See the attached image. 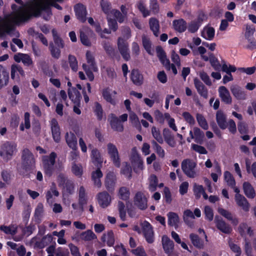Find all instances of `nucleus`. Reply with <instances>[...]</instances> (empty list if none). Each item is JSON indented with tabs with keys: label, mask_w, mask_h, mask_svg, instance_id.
Here are the masks:
<instances>
[{
	"label": "nucleus",
	"mask_w": 256,
	"mask_h": 256,
	"mask_svg": "<svg viewBox=\"0 0 256 256\" xmlns=\"http://www.w3.org/2000/svg\"><path fill=\"white\" fill-rule=\"evenodd\" d=\"M33 4H31L28 8L20 6L18 10L16 4L12 5V8L14 12L6 16L2 24V27L6 32L8 33L13 30L14 24H18L30 20L32 16H33L32 12L30 9V6Z\"/></svg>",
	"instance_id": "nucleus-1"
},
{
	"label": "nucleus",
	"mask_w": 256,
	"mask_h": 256,
	"mask_svg": "<svg viewBox=\"0 0 256 256\" xmlns=\"http://www.w3.org/2000/svg\"><path fill=\"white\" fill-rule=\"evenodd\" d=\"M134 204L140 210H144L148 208L147 198L142 192H138L134 198Z\"/></svg>",
	"instance_id": "nucleus-10"
},
{
	"label": "nucleus",
	"mask_w": 256,
	"mask_h": 256,
	"mask_svg": "<svg viewBox=\"0 0 256 256\" xmlns=\"http://www.w3.org/2000/svg\"><path fill=\"white\" fill-rule=\"evenodd\" d=\"M80 238L84 240L88 241L96 239V236L92 230H88L82 233Z\"/></svg>",
	"instance_id": "nucleus-52"
},
{
	"label": "nucleus",
	"mask_w": 256,
	"mask_h": 256,
	"mask_svg": "<svg viewBox=\"0 0 256 256\" xmlns=\"http://www.w3.org/2000/svg\"><path fill=\"white\" fill-rule=\"evenodd\" d=\"M151 143L152 146V148L155 152L158 154V156L162 158H164L165 156V152L164 149L162 148V146L159 145L158 142L154 140H152L151 141Z\"/></svg>",
	"instance_id": "nucleus-47"
},
{
	"label": "nucleus",
	"mask_w": 256,
	"mask_h": 256,
	"mask_svg": "<svg viewBox=\"0 0 256 256\" xmlns=\"http://www.w3.org/2000/svg\"><path fill=\"white\" fill-rule=\"evenodd\" d=\"M14 60L17 62H22L24 65L30 66L32 65V60L30 57L27 54L18 53L14 56Z\"/></svg>",
	"instance_id": "nucleus-24"
},
{
	"label": "nucleus",
	"mask_w": 256,
	"mask_h": 256,
	"mask_svg": "<svg viewBox=\"0 0 256 256\" xmlns=\"http://www.w3.org/2000/svg\"><path fill=\"white\" fill-rule=\"evenodd\" d=\"M9 81V72L0 64V90L6 86Z\"/></svg>",
	"instance_id": "nucleus-20"
},
{
	"label": "nucleus",
	"mask_w": 256,
	"mask_h": 256,
	"mask_svg": "<svg viewBox=\"0 0 256 256\" xmlns=\"http://www.w3.org/2000/svg\"><path fill=\"white\" fill-rule=\"evenodd\" d=\"M18 74L22 76H24V72L22 66L18 64H12L11 66V78L14 79L16 75L18 76Z\"/></svg>",
	"instance_id": "nucleus-45"
},
{
	"label": "nucleus",
	"mask_w": 256,
	"mask_h": 256,
	"mask_svg": "<svg viewBox=\"0 0 256 256\" xmlns=\"http://www.w3.org/2000/svg\"><path fill=\"white\" fill-rule=\"evenodd\" d=\"M238 232L242 236H245L246 234L252 236L253 235V230H252L250 227L248 226L246 223H241L238 228Z\"/></svg>",
	"instance_id": "nucleus-38"
},
{
	"label": "nucleus",
	"mask_w": 256,
	"mask_h": 256,
	"mask_svg": "<svg viewBox=\"0 0 256 256\" xmlns=\"http://www.w3.org/2000/svg\"><path fill=\"white\" fill-rule=\"evenodd\" d=\"M44 214V205L42 203H38L34 210V220L38 223H40Z\"/></svg>",
	"instance_id": "nucleus-36"
},
{
	"label": "nucleus",
	"mask_w": 256,
	"mask_h": 256,
	"mask_svg": "<svg viewBox=\"0 0 256 256\" xmlns=\"http://www.w3.org/2000/svg\"><path fill=\"white\" fill-rule=\"evenodd\" d=\"M101 240L103 242H106L108 246H112L114 244V234L112 230H109L107 234H104Z\"/></svg>",
	"instance_id": "nucleus-37"
},
{
	"label": "nucleus",
	"mask_w": 256,
	"mask_h": 256,
	"mask_svg": "<svg viewBox=\"0 0 256 256\" xmlns=\"http://www.w3.org/2000/svg\"><path fill=\"white\" fill-rule=\"evenodd\" d=\"M18 228L14 224H10L9 226L2 225L0 226V230L7 234L14 236L17 233Z\"/></svg>",
	"instance_id": "nucleus-44"
},
{
	"label": "nucleus",
	"mask_w": 256,
	"mask_h": 256,
	"mask_svg": "<svg viewBox=\"0 0 256 256\" xmlns=\"http://www.w3.org/2000/svg\"><path fill=\"white\" fill-rule=\"evenodd\" d=\"M48 48L52 58L56 60L60 58L61 56V48L56 46L53 42H50Z\"/></svg>",
	"instance_id": "nucleus-35"
},
{
	"label": "nucleus",
	"mask_w": 256,
	"mask_h": 256,
	"mask_svg": "<svg viewBox=\"0 0 256 256\" xmlns=\"http://www.w3.org/2000/svg\"><path fill=\"white\" fill-rule=\"evenodd\" d=\"M65 138L67 144L73 150L77 148V138L75 134L72 132H67L65 135Z\"/></svg>",
	"instance_id": "nucleus-26"
},
{
	"label": "nucleus",
	"mask_w": 256,
	"mask_h": 256,
	"mask_svg": "<svg viewBox=\"0 0 256 256\" xmlns=\"http://www.w3.org/2000/svg\"><path fill=\"white\" fill-rule=\"evenodd\" d=\"M138 8L139 10L142 13L144 17H146L150 14V11L148 10L146 7L144 2L140 1L138 4Z\"/></svg>",
	"instance_id": "nucleus-63"
},
{
	"label": "nucleus",
	"mask_w": 256,
	"mask_h": 256,
	"mask_svg": "<svg viewBox=\"0 0 256 256\" xmlns=\"http://www.w3.org/2000/svg\"><path fill=\"white\" fill-rule=\"evenodd\" d=\"M54 44L56 46H58L61 48L64 47V42L60 36V35L58 33L57 31L55 29H53L52 31Z\"/></svg>",
	"instance_id": "nucleus-42"
},
{
	"label": "nucleus",
	"mask_w": 256,
	"mask_h": 256,
	"mask_svg": "<svg viewBox=\"0 0 256 256\" xmlns=\"http://www.w3.org/2000/svg\"><path fill=\"white\" fill-rule=\"evenodd\" d=\"M173 26L176 32H182L186 29V22L183 19L174 20L173 21Z\"/></svg>",
	"instance_id": "nucleus-32"
},
{
	"label": "nucleus",
	"mask_w": 256,
	"mask_h": 256,
	"mask_svg": "<svg viewBox=\"0 0 256 256\" xmlns=\"http://www.w3.org/2000/svg\"><path fill=\"white\" fill-rule=\"evenodd\" d=\"M116 180V176L114 172H109L107 174L105 182V184L106 188L108 190H110V189L114 186Z\"/></svg>",
	"instance_id": "nucleus-41"
},
{
	"label": "nucleus",
	"mask_w": 256,
	"mask_h": 256,
	"mask_svg": "<svg viewBox=\"0 0 256 256\" xmlns=\"http://www.w3.org/2000/svg\"><path fill=\"white\" fill-rule=\"evenodd\" d=\"M196 117L200 126L204 130H207L208 128V126L204 116L202 114H197Z\"/></svg>",
	"instance_id": "nucleus-54"
},
{
	"label": "nucleus",
	"mask_w": 256,
	"mask_h": 256,
	"mask_svg": "<svg viewBox=\"0 0 256 256\" xmlns=\"http://www.w3.org/2000/svg\"><path fill=\"white\" fill-rule=\"evenodd\" d=\"M243 190L245 195L250 198H253L256 196L255 190L252 186L248 182H244L243 184Z\"/></svg>",
	"instance_id": "nucleus-34"
},
{
	"label": "nucleus",
	"mask_w": 256,
	"mask_h": 256,
	"mask_svg": "<svg viewBox=\"0 0 256 256\" xmlns=\"http://www.w3.org/2000/svg\"><path fill=\"white\" fill-rule=\"evenodd\" d=\"M86 57L87 62L90 64V68L94 72H96L98 70V68L94 62V58L90 52L88 51L86 52Z\"/></svg>",
	"instance_id": "nucleus-53"
},
{
	"label": "nucleus",
	"mask_w": 256,
	"mask_h": 256,
	"mask_svg": "<svg viewBox=\"0 0 256 256\" xmlns=\"http://www.w3.org/2000/svg\"><path fill=\"white\" fill-rule=\"evenodd\" d=\"M194 141L196 143L202 144H203L204 138V132L198 128L194 127Z\"/></svg>",
	"instance_id": "nucleus-40"
},
{
	"label": "nucleus",
	"mask_w": 256,
	"mask_h": 256,
	"mask_svg": "<svg viewBox=\"0 0 256 256\" xmlns=\"http://www.w3.org/2000/svg\"><path fill=\"white\" fill-rule=\"evenodd\" d=\"M216 228L221 232L225 234H230L232 230L230 226L227 224L223 219L218 216H216L214 220Z\"/></svg>",
	"instance_id": "nucleus-9"
},
{
	"label": "nucleus",
	"mask_w": 256,
	"mask_h": 256,
	"mask_svg": "<svg viewBox=\"0 0 256 256\" xmlns=\"http://www.w3.org/2000/svg\"><path fill=\"white\" fill-rule=\"evenodd\" d=\"M112 14L115 17V18L120 23L123 22L126 16L122 14L119 10H113L112 11Z\"/></svg>",
	"instance_id": "nucleus-64"
},
{
	"label": "nucleus",
	"mask_w": 256,
	"mask_h": 256,
	"mask_svg": "<svg viewBox=\"0 0 256 256\" xmlns=\"http://www.w3.org/2000/svg\"><path fill=\"white\" fill-rule=\"evenodd\" d=\"M22 167L26 171H30L35 167V160L33 154L28 148L22 152Z\"/></svg>",
	"instance_id": "nucleus-4"
},
{
	"label": "nucleus",
	"mask_w": 256,
	"mask_h": 256,
	"mask_svg": "<svg viewBox=\"0 0 256 256\" xmlns=\"http://www.w3.org/2000/svg\"><path fill=\"white\" fill-rule=\"evenodd\" d=\"M216 120L219 127L224 130L228 126L226 122V116L221 110H218L216 113Z\"/></svg>",
	"instance_id": "nucleus-27"
},
{
	"label": "nucleus",
	"mask_w": 256,
	"mask_h": 256,
	"mask_svg": "<svg viewBox=\"0 0 256 256\" xmlns=\"http://www.w3.org/2000/svg\"><path fill=\"white\" fill-rule=\"evenodd\" d=\"M140 226L146 242L149 244L152 243L154 242V232L152 226L146 220L141 222Z\"/></svg>",
	"instance_id": "nucleus-6"
},
{
	"label": "nucleus",
	"mask_w": 256,
	"mask_h": 256,
	"mask_svg": "<svg viewBox=\"0 0 256 256\" xmlns=\"http://www.w3.org/2000/svg\"><path fill=\"white\" fill-rule=\"evenodd\" d=\"M92 157L94 162L98 164H101L102 162L100 154L97 149L92 150Z\"/></svg>",
	"instance_id": "nucleus-62"
},
{
	"label": "nucleus",
	"mask_w": 256,
	"mask_h": 256,
	"mask_svg": "<svg viewBox=\"0 0 256 256\" xmlns=\"http://www.w3.org/2000/svg\"><path fill=\"white\" fill-rule=\"evenodd\" d=\"M210 62L212 66L216 70L219 71L221 68V64L212 54L210 55Z\"/></svg>",
	"instance_id": "nucleus-55"
},
{
	"label": "nucleus",
	"mask_w": 256,
	"mask_h": 256,
	"mask_svg": "<svg viewBox=\"0 0 256 256\" xmlns=\"http://www.w3.org/2000/svg\"><path fill=\"white\" fill-rule=\"evenodd\" d=\"M78 204L80 206L81 210H84V206L86 204L88 201V196L86 190L83 186H80L78 190Z\"/></svg>",
	"instance_id": "nucleus-18"
},
{
	"label": "nucleus",
	"mask_w": 256,
	"mask_h": 256,
	"mask_svg": "<svg viewBox=\"0 0 256 256\" xmlns=\"http://www.w3.org/2000/svg\"><path fill=\"white\" fill-rule=\"evenodd\" d=\"M162 248L164 252L167 254L172 252L174 248V243L167 236L164 235L162 237Z\"/></svg>",
	"instance_id": "nucleus-17"
},
{
	"label": "nucleus",
	"mask_w": 256,
	"mask_h": 256,
	"mask_svg": "<svg viewBox=\"0 0 256 256\" xmlns=\"http://www.w3.org/2000/svg\"><path fill=\"white\" fill-rule=\"evenodd\" d=\"M152 136L156 140V141L157 142H158L160 144L164 143V139L162 137V136L160 132V130L156 128L155 126H153L152 128Z\"/></svg>",
	"instance_id": "nucleus-50"
},
{
	"label": "nucleus",
	"mask_w": 256,
	"mask_h": 256,
	"mask_svg": "<svg viewBox=\"0 0 256 256\" xmlns=\"http://www.w3.org/2000/svg\"><path fill=\"white\" fill-rule=\"evenodd\" d=\"M70 67L74 72H76L78 69V61L75 56L70 54L68 57Z\"/></svg>",
	"instance_id": "nucleus-56"
},
{
	"label": "nucleus",
	"mask_w": 256,
	"mask_h": 256,
	"mask_svg": "<svg viewBox=\"0 0 256 256\" xmlns=\"http://www.w3.org/2000/svg\"><path fill=\"white\" fill-rule=\"evenodd\" d=\"M194 84L198 93L204 98L206 99L208 97V92L204 84L197 78L194 79Z\"/></svg>",
	"instance_id": "nucleus-25"
},
{
	"label": "nucleus",
	"mask_w": 256,
	"mask_h": 256,
	"mask_svg": "<svg viewBox=\"0 0 256 256\" xmlns=\"http://www.w3.org/2000/svg\"><path fill=\"white\" fill-rule=\"evenodd\" d=\"M56 156L57 154L55 152H52L49 156H42L44 172L48 177H50L54 172V165Z\"/></svg>",
	"instance_id": "nucleus-2"
},
{
	"label": "nucleus",
	"mask_w": 256,
	"mask_h": 256,
	"mask_svg": "<svg viewBox=\"0 0 256 256\" xmlns=\"http://www.w3.org/2000/svg\"><path fill=\"white\" fill-rule=\"evenodd\" d=\"M74 10L77 18L82 22H84L86 15V7L83 4H77L74 6Z\"/></svg>",
	"instance_id": "nucleus-21"
},
{
	"label": "nucleus",
	"mask_w": 256,
	"mask_h": 256,
	"mask_svg": "<svg viewBox=\"0 0 256 256\" xmlns=\"http://www.w3.org/2000/svg\"><path fill=\"white\" fill-rule=\"evenodd\" d=\"M224 178L228 186L230 187H234L236 185L235 180L232 175L228 171L224 173Z\"/></svg>",
	"instance_id": "nucleus-51"
},
{
	"label": "nucleus",
	"mask_w": 256,
	"mask_h": 256,
	"mask_svg": "<svg viewBox=\"0 0 256 256\" xmlns=\"http://www.w3.org/2000/svg\"><path fill=\"white\" fill-rule=\"evenodd\" d=\"M130 79L132 82L136 86H140L144 82L143 75L138 70L134 69L132 70Z\"/></svg>",
	"instance_id": "nucleus-19"
},
{
	"label": "nucleus",
	"mask_w": 256,
	"mask_h": 256,
	"mask_svg": "<svg viewBox=\"0 0 256 256\" xmlns=\"http://www.w3.org/2000/svg\"><path fill=\"white\" fill-rule=\"evenodd\" d=\"M204 189L202 185H198L194 184V195L197 199H199L202 193L204 192Z\"/></svg>",
	"instance_id": "nucleus-60"
},
{
	"label": "nucleus",
	"mask_w": 256,
	"mask_h": 256,
	"mask_svg": "<svg viewBox=\"0 0 256 256\" xmlns=\"http://www.w3.org/2000/svg\"><path fill=\"white\" fill-rule=\"evenodd\" d=\"M162 134L164 140L167 144L172 148L175 147L176 141L174 140V136L172 134L170 130L167 128H164L162 131Z\"/></svg>",
	"instance_id": "nucleus-23"
},
{
	"label": "nucleus",
	"mask_w": 256,
	"mask_h": 256,
	"mask_svg": "<svg viewBox=\"0 0 256 256\" xmlns=\"http://www.w3.org/2000/svg\"><path fill=\"white\" fill-rule=\"evenodd\" d=\"M132 163L134 170L137 172L143 168V162L140 157L137 154H134L132 158Z\"/></svg>",
	"instance_id": "nucleus-31"
},
{
	"label": "nucleus",
	"mask_w": 256,
	"mask_h": 256,
	"mask_svg": "<svg viewBox=\"0 0 256 256\" xmlns=\"http://www.w3.org/2000/svg\"><path fill=\"white\" fill-rule=\"evenodd\" d=\"M102 96L107 102H110L113 105L116 104L114 100L112 98L110 92L108 88L103 90Z\"/></svg>",
	"instance_id": "nucleus-61"
},
{
	"label": "nucleus",
	"mask_w": 256,
	"mask_h": 256,
	"mask_svg": "<svg viewBox=\"0 0 256 256\" xmlns=\"http://www.w3.org/2000/svg\"><path fill=\"white\" fill-rule=\"evenodd\" d=\"M98 202L102 208L108 206L111 202V197L106 192H99L97 194Z\"/></svg>",
	"instance_id": "nucleus-13"
},
{
	"label": "nucleus",
	"mask_w": 256,
	"mask_h": 256,
	"mask_svg": "<svg viewBox=\"0 0 256 256\" xmlns=\"http://www.w3.org/2000/svg\"><path fill=\"white\" fill-rule=\"evenodd\" d=\"M68 96L70 99L72 101H74V103L78 102L81 96L80 92L75 88H72L68 89Z\"/></svg>",
	"instance_id": "nucleus-39"
},
{
	"label": "nucleus",
	"mask_w": 256,
	"mask_h": 256,
	"mask_svg": "<svg viewBox=\"0 0 256 256\" xmlns=\"http://www.w3.org/2000/svg\"><path fill=\"white\" fill-rule=\"evenodd\" d=\"M102 45L107 54L112 58L118 57V52L109 42L104 41Z\"/></svg>",
	"instance_id": "nucleus-33"
},
{
	"label": "nucleus",
	"mask_w": 256,
	"mask_h": 256,
	"mask_svg": "<svg viewBox=\"0 0 256 256\" xmlns=\"http://www.w3.org/2000/svg\"><path fill=\"white\" fill-rule=\"evenodd\" d=\"M156 52L157 56L158 58L161 63L165 66L167 70H170V60L167 58L166 53L162 47L160 46H156Z\"/></svg>",
	"instance_id": "nucleus-12"
},
{
	"label": "nucleus",
	"mask_w": 256,
	"mask_h": 256,
	"mask_svg": "<svg viewBox=\"0 0 256 256\" xmlns=\"http://www.w3.org/2000/svg\"><path fill=\"white\" fill-rule=\"evenodd\" d=\"M219 96L222 102L227 104H230L232 103V98L228 90L224 86H220L218 90Z\"/></svg>",
	"instance_id": "nucleus-14"
},
{
	"label": "nucleus",
	"mask_w": 256,
	"mask_h": 256,
	"mask_svg": "<svg viewBox=\"0 0 256 256\" xmlns=\"http://www.w3.org/2000/svg\"><path fill=\"white\" fill-rule=\"evenodd\" d=\"M158 180L156 176L154 174L150 176V178L149 190L151 192H154L156 188Z\"/></svg>",
	"instance_id": "nucleus-57"
},
{
	"label": "nucleus",
	"mask_w": 256,
	"mask_h": 256,
	"mask_svg": "<svg viewBox=\"0 0 256 256\" xmlns=\"http://www.w3.org/2000/svg\"><path fill=\"white\" fill-rule=\"evenodd\" d=\"M218 213L226 218L228 220L231 222L234 226H236L239 223L238 219L232 213L223 208H218Z\"/></svg>",
	"instance_id": "nucleus-16"
},
{
	"label": "nucleus",
	"mask_w": 256,
	"mask_h": 256,
	"mask_svg": "<svg viewBox=\"0 0 256 256\" xmlns=\"http://www.w3.org/2000/svg\"><path fill=\"white\" fill-rule=\"evenodd\" d=\"M56 180L59 186L64 188L68 186L73 188L72 181L68 180V178L64 173H58Z\"/></svg>",
	"instance_id": "nucleus-22"
},
{
	"label": "nucleus",
	"mask_w": 256,
	"mask_h": 256,
	"mask_svg": "<svg viewBox=\"0 0 256 256\" xmlns=\"http://www.w3.org/2000/svg\"><path fill=\"white\" fill-rule=\"evenodd\" d=\"M112 128L116 131L122 132L124 130L123 124L120 122L118 118L114 114H112L110 122Z\"/></svg>",
	"instance_id": "nucleus-29"
},
{
	"label": "nucleus",
	"mask_w": 256,
	"mask_h": 256,
	"mask_svg": "<svg viewBox=\"0 0 256 256\" xmlns=\"http://www.w3.org/2000/svg\"><path fill=\"white\" fill-rule=\"evenodd\" d=\"M196 166V163L189 158L184 160L181 164L184 173L190 178H194L198 175L195 170Z\"/></svg>",
	"instance_id": "nucleus-5"
},
{
	"label": "nucleus",
	"mask_w": 256,
	"mask_h": 256,
	"mask_svg": "<svg viewBox=\"0 0 256 256\" xmlns=\"http://www.w3.org/2000/svg\"><path fill=\"white\" fill-rule=\"evenodd\" d=\"M149 26L150 30L156 36H158L160 34V24L158 20L154 18L149 20Z\"/></svg>",
	"instance_id": "nucleus-30"
},
{
	"label": "nucleus",
	"mask_w": 256,
	"mask_h": 256,
	"mask_svg": "<svg viewBox=\"0 0 256 256\" xmlns=\"http://www.w3.org/2000/svg\"><path fill=\"white\" fill-rule=\"evenodd\" d=\"M108 152L114 164L117 167H120V162L118 150L116 146L112 143L107 144Z\"/></svg>",
	"instance_id": "nucleus-7"
},
{
	"label": "nucleus",
	"mask_w": 256,
	"mask_h": 256,
	"mask_svg": "<svg viewBox=\"0 0 256 256\" xmlns=\"http://www.w3.org/2000/svg\"><path fill=\"white\" fill-rule=\"evenodd\" d=\"M118 48L123 58L128 61L130 59L128 44L122 38L118 39Z\"/></svg>",
	"instance_id": "nucleus-8"
},
{
	"label": "nucleus",
	"mask_w": 256,
	"mask_h": 256,
	"mask_svg": "<svg viewBox=\"0 0 256 256\" xmlns=\"http://www.w3.org/2000/svg\"><path fill=\"white\" fill-rule=\"evenodd\" d=\"M168 224L170 226H176L179 221L178 215L174 212H170L168 214Z\"/></svg>",
	"instance_id": "nucleus-46"
},
{
	"label": "nucleus",
	"mask_w": 256,
	"mask_h": 256,
	"mask_svg": "<svg viewBox=\"0 0 256 256\" xmlns=\"http://www.w3.org/2000/svg\"><path fill=\"white\" fill-rule=\"evenodd\" d=\"M50 124L53 139L56 142H58L60 140V132L58 122L56 118H53Z\"/></svg>",
	"instance_id": "nucleus-11"
},
{
	"label": "nucleus",
	"mask_w": 256,
	"mask_h": 256,
	"mask_svg": "<svg viewBox=\"0 0 256 256\" xmlns=\"http://www.w3.org/2000/svg\"><path fill=\"white\" fill-rule=\"evenodd\" d=\"M16 151V144L12 142H6L2 145L0 156L6 162L10 160L14 152Z\"/></svg>",
	"instance_id": "nucleus-3"
},
{
	"label": "nucleus",
	"mask_w": 256,
	"mask_h": 256,
	"mask_svg": "<svg viewBox=\"0 0 256 256\" xmlns=\"http://www.w3.org/2000/svg\"><path fill=\"white\" fill-rule=\"evenodd\" d=\"M190 238L192 243L195 247L200 249L203 248L204 242L197 234L193 233L190 234Z\"/></svg>",
	"instance_id": "nucleus-43"
},
{
	"label": "nucleus",
	"mask_w": 256,
	"mask_h": 256,
	"mask_svg": "<svg viewBox=\"0 0 256 256\" xmlns=\"http://www.w3.org/2000/svg\"><path fill=\"white\" fill-rule=\"evenodd\" d=\"M230 90L232 94L238 100H245L246 95L242 88L236 85L231 86Z\"/></svg>",
	"instance_id": "nucleus-28"
},
{
	"label": "nucleus",
	"mask_w": 256,
	"mask_h": 256,
	"mask_svg": "<svg viewBox=\"0 0 256 256\" xmlns=\"http://www.w3.org/2000/svg\"><path fill=\"white\" fill-rule=\"evenodd\" d=\"M94 112L96 114L97 118L98 120H100L102 118L103 116V110L102 106L98 102L94 103Z\"/></svg>",
	"instance_id": "nucleus-58"
},
{
	"label": "nucleus",
	"mask_w": 256,
	"mask_h": 256,
	"mask_svg": "<svg viewBox=\"0 0 256 256\" xmlns=\"http://www.w3.org/2000/svg\"><path fill=\"white\" fill-rule=\"evenodd\" d=\"M142 46L146 52L148 54L152 55V54L151 52L152 43L150 38L146 35H142Z\"/></svg>",
	"instance_id": "nucleus-49"
},
{
	"label": "nucleus",
	"mask_w": 256,
	"mask_h": 256,
	"mask_svg": "<svg viewBox=\"0 0 256 256\" xmlns=\"http://www.w3.org/2000/svg\"><path fill=\"white\" fill-rule=\"evenodd\" d=\"M130 196V192L128 188L126 187H122L119 190V196L120 198L126 200L128 199Z\"/></svg>",
	"instance_id": "nucleus-59"
},
{
	"label": "nucleus",
	"mask_w": 256,
	"mask_h": 256,
	"mask_svg": "<svg viewBox=\"0 0 256 256\" xmlns=\"http://www.w3.org/2000/svg\"><path fill=\"white\" fill-rule=\"evenodd\" d=\"M214 30L212 27L205 28L202 32V36L208 40H212L214 36Z\"/></svg>",
	"instance_id": "nucleus-48"
},
{
	"label": "nucleus",
	"mask_w": 256,
	"mask_h": 256,
	"mask_svg": "<svg viewBox=\"0 0 256 256\" xmlns=\"http://www.w3.org/2000/svg\"><path fill=\"white\" fill-rule=\"evenodd\" d=\"M234 199L237 205L242 208L244 212L249 210L250 204L244 196L240 194H236Z\"/></svg>",
	"instance_id": "nucleus-15"
}]
</instances>
